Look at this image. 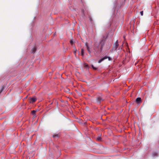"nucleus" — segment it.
Returning a JSON list of instances; mask_svg holds the SVG:
<instances>
[{"label": "nucleus", "mask_w": 159, "mask_h": 159, "mask_svg": "<svg viewBox=\"0 0 159 159\" xmlns=\"http://www.w3.org/2000/svg\"><path fill=\"white\" fill-rule=\"evenodd\" d=\"M108 58V60L109 61H110L111 60V58L110 57H104V58L101 59H100V60H99L98 61V62L99 63H101L102 61H103L105 59H106L107 58Z\"/></svg>", "instance_id": "obj_1"}, {"label": "nucleus", "mask_w": 159, "mask_h": 159, "mask_svg": "<svg viewBox=\"0 0 159 159\" xmlns=\"http://www.w3.org/2000/svg\"><path fill=\"white\" fill-rule=\"evenodd\" d=\"M36 100L37 99L35 97L31 98L30 100V102L31 103L34 102L36 101Z\"/></svg>", "instance_id": "obj_2"}, {"label": "nucleus", "mask_w": 159, "mask_h": 159, "mask_svg": "<svg viewBox=\"0 0 159 159\" xmlns=\"http://www.w3.org/2000/svg\"><path fill=\"white\" fill-rule=\"evenodd\" d=\"M141 98H138L136 99V102L138 103H140L141 102Z\"/></svg>", "instance_id": "obj_3"}, {"label": "nucleus", "mask_w": 159, "mask_h": 159, "mask_svg": "<svg viewBox=\"0 0 159 159\" xmlns=\"http://www.w3.org/2000/svg\"><path fill=\"white\" fill-rule=\"evenodd\" d=\"M85 45L86 46L87 49V50L88 51V52L89 53H90V48H89V47L88 46L87 43H85Z\"/></svg>", "instance_id": "obj_4"}, {"label": "nucleus", "mask_w": 159, "mask_h": 159, "mask_svg": "<svg viewBox=\"0 0 159 159\" xmlns=\"http://www.w3.org/2000/svg\"><path fill=\"white\" fill-rule=\"evenodd\" d=\"M118 46V41H116V43H115V46L114 47L116 49L117 48Z\"/></svg>", "instance_id": "obj_5"}, {"label": "nucleus", "mask_w": 159, "mask_h": 159, "mask_svg": "<svg viewBox=\"0 0 159 159\" xmlns=\"http://www.w3.org/2000/svg\"><path fill=\"white\" fill-rule=\"evenodd\" d=\"M84 50L82 48L81 49V55L83 56H84Z\"/></svg>", "instance_id": "obj_6"}, {"label": "nucleus", "mask_w": 159, "mask_h": 159, "mask_svg": "<svg viewBox=\"0 0 159 159\" xmlns=\"http://www.w3.org/2000/svg\"><path fill=\"white\" fill-rule=\"evenodd\" d=\"M36 50V49L35 47H34L33 49H32V52H34Z\"/></svg>", "instance_id": "obj_7"}, {"label": "nucleus", "mask_w": 159, "mask_h": 159, "mask_svg": "<svg viewBox=\"0 0 159 159\" xmlns=\"http://www.w3.org/2000/svg\"><path fill=\"white\" fill-rule=\"evenodd\" d=\"M70 43L71 44V45H73V39H71L70 41Z\"/></svg>", "instance_id": "obj_8"}, {"label": "nucleus", "mask_w": 159, "mask_h": 159, "mask_svg": "<svg viewBox=\"0 0 159 159\" xmlns=\"http://www.w3.org/2000/svg\"><path fill=\"white\" fill-rule=\"evenodd\" d=\"M36 113V111H33L32 112V113L33 115H34Z\"/></svg>", "instance_id": "obj_9"}, {"label": "nucleus", "mask_w": 159, "mask_h": 159, "mask_svg": "<svg viewBox=\"0 0 159 159\" xmlns=\"http://www.w3.org/2000/svg\"><path fill=\"white\" fill-rule=\"evenodd\" d=\"M101 139V138L100 137H98L97 138V140L98 141H100Z\"/></svg>", "instance_id": "obj_10"}, {"label": "nucleus", "mask_w": 159, "mask_h": 159, "mask_svg": "<svg viewBox=\"0 0 159 159\" xmlns=\"http://www.w3.org/2000/svg\"><path fill=\"white\" fill-rule=\"evenodd\" d=\"M56 136L57 137H59V135L58 134L54 135H53V137H56Z\"/></svg>", "instance_id": "obj_11"}, {"label": "nucleus", "mask_w": 159, "mask_h": 159, "mask_svg": "<svg viewBox=\"0 0 159 159\" xmlns=\"http://www.w3.org/2000/svg\"><path fill=\"white\" fill-rule=\"evenodd\" d=\"M140 14H141V15L142 16H143V11H141L140 12Z\"/></svg>", "instance_id": "obj_12"}, {"label": "nucleus", "mask_w": 159, "mask_h": 159, "mask_svg": "<svg viewBox=\"0 0 159 159\" xmlns=\"http://www.w3.org/2000/svg\"><path fill=\"white\" fill-rule=\"evenodd\" d=\"M85 64V66H86V67H87V66H88V65H87V64Z\"/></svg>", "instance_id": "obj_13"}, {"label": "nucleus", "mask_w": 159, "mask_h": 159, "mask_svg": "<svg viewBox=\"0 0 159 159\" xmlns=\"http://www.w3.org/2000/svg\"><path fill=\"white\" fill-rule=\"evenodd\" d=\"M92 67H93V69H96V68H95L93 66H92Z\"/></svg>", "instance_id": "obj_14"}]
</instances>
